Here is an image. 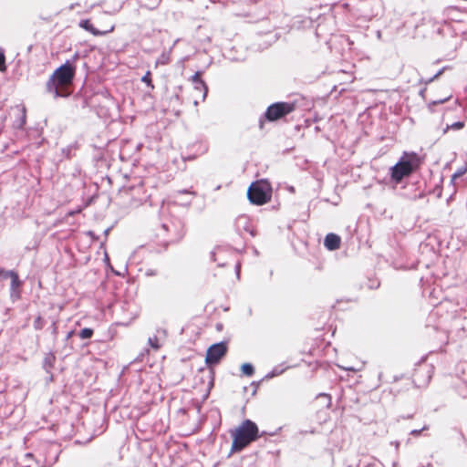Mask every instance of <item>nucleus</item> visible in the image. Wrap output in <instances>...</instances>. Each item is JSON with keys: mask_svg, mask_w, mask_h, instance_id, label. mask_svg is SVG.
I'll return each mask as SVG.
<instances>
[{"mask_svg": "<svg viewBox=\"0 0 467 467\" xmlns=\"http://www.w3.org/2000/svg\"><path fill=\"white\" fill-rule=\"evenodd\" d=\"M75 76V67L69 62L55 70L47 83V88L54 94L55 98L67 97L69 95L67 91L68 86L71 85Z\"/></svg>", "mask_w": 467, "mask_h": 467, "instance_id": "nucleus-1", "label": "nucleus"}, {"mask_svg": "<svg viewBox=\"0 0 467 467\" xmlns=\"http://www.w3.org/2000/svg\"><path fill=\"white\" fill-rule=\"evenodd\" d=\"M233 443L232 452L240 451L258 438V428L250 420H244L236 429L231 431Z\"/></svg>", "mask_w": 467, "mask_h": 467, "instance_id": "nucleus-2", "label": "nucleus"}, {"mask_svg": "<svg viewBox=\"0 0 467 467\" xmlns=\"http://www.w3.org/2000/svg\"><path fill=\"white\" fill-rule=\"evenodd\" d=\"M419 165V158L415 152H404L400 160L391 168V179L400 182L409 176Z\"/></svg>", "mask_w": 467, "mask_h": 467, "instance_id": "nucleus-3", "label": "nucleus"}, {"mask_svg": "<svg viewBox=\"0 0 467 467\" xmlns=\"http://www.w3.org/2000/svg\"><path fill=\"white\" fill-rule=\"evenodd\" d=\"M247 195L251 202L262 205L270 201L272 188L266 181H259L251 184Z\"/></svg>", "mask_w": 467, "mask_h": 467, "instance_id": "nucleus-4", "label": "nucleus"}, {"mask_svg": "<svg viewBox=\"0 0 467 467\" xmlns=\"http://www.w3.org/2000/svg\"><path fill=\"white\" fill-rule=\"evenodd\" d=\"M294 109L292 104L286 102L275 103L268 107L265 116L269 120H276Z\"/></svg>", "mask_w": 467, "mask_h": 467, "instance_id": "nucleus-5", "label": "nucleus"}, {"mask_svg": "<svg viewBox=\"0 0 467 467\" xmlns=\"http://www.w3.org/2000/svg\"><path fill=\"white\" fill-rule=\"evenodd\" d=\"M227 347L224 343H217L211 346L206 353L205 361L208 365H213L219 362V360L225 355Z\"/></svg>", "mask_w": 467, "mask_h": 467, "instance_id": "nucleus-6", "label": "nucleus"}, {"mask_svg": "<svg viewBox=\"0 0 467 467\" xmlns=\"http://www.w3.org/2000/svg\"><path fill=\"white\" fill-rule=\"evenodd\" d=\"M80 27L86 29L87 31L90 32L94 36H102L105 34H108L109 32H112L114 30V26L111 25L108 29H105L103 31L98 30L95 28L90 21L88 19L82 20L79 23Z\"/></svg>", "mask_w": 467, "mask_h": 467, "instance_id": "nucleus-7", "label": "nucleus"}, {"mask_svg": "<svg viewBox=\"0 0 467 467\" xmlns=\"http://www.w3.org/2000/svg\"><path fill=\"white\" fill-rule=\"evenodd\" d=\"M324 244L328 250H336L340 246V237L335 234H328L325 238Z\"/></svg>", "mask_w": 467, "mask_h": 467, "instance_id": "nucleus-8", "label": "nucleus"}, {"mask_svg": "<svg viewBox=\"0 0 467 467\" xmlns=\"http://www.w3.org/2000/svg\"><path fill=\"white\" fill-rule=\"evenodd\" d=\"M192 81L194 83V88L197 90V91H200L202 93V99H205L206 97V94H207V88L205 86V83L200 79V75L199 73H196L193 77H192Z\"/></svg>", "mask_w": 467, "mask_h": 467, "instance_id": "nucleus-9", "label": "nucleus"}, {"mask_svg": "<svg viewBox=\"0 0 467 467\" xmlns=\"http://www.w3.org/2000/svg\"><path fill=\"white\" fill-rule=\"evenodd\" d=\"M11 277V288L12 290H16L19 285H20V281H19V278H18V275L17 274H16L15 272H6L5 273V277Z\"/></svg>", "mask_w": 467, "mask_h": 467, "instance_id": "nucleus-10", "label": "nucleus"}, {"mask_svg": "<svg viewBox=\"0 0 467 467\" xmlns=\"http://www.w3.org/2000/svg\"><path fill=\"white\" fill-rule=\"evenodd\" d=\"M242 372L246 376H252L254 374V368L249 363H244L241 367Z\"/></svg>", "mask_w": 467, "mask_h": 467, "instance_id": "nucleus-11", "label": "nucleus"}, {"mask_svg": "<svg viewBox=\"0 0 467 467\" xmlns=\"http://www.w3.org/2000/svg\"><path fill=\"white\" fill-rule=\"evenodd\" d=\"M93 335V330L91 328H83L79 332V337L82 339L90 338Z\"/></svg>", "mask_w": 467, "mask_h": 467, "instance_id": "nucleus-12", "label": "nucleus"}, {"mask_svg": "<svg viewBox=\"0 0 467 467\" xmlns=\"http://www.w3.org/2000/svg\"><path fill=\"white\" fill-rule=\"evenodd\" d=\"M141 80L146 83L150 88H153V85H152V82H151V77H150V72L148 71L141 78Z\"/></svg>", "mask_w": 467, "mask_h": 467, "instance_id": "nucleus-13", "label": "nucleus"}, {"mask_svg": "<svg viewBox=\"0 0 467 467\" xmlns=\"http://www.w3.org/2000/svg\"><path fill=\"white\" fill-rule=\"evenodd\" d=\"M6 70L5 57L4 52L0 51V71L4 72Z\"/></svg>", "mask_w": 467, "mask_h": 467, "instance_id": "nucleus-14", "label": "nucleus"}, {"mask_svg": "<svg viewBox=\"0 0 467 467\" xmlns=\"http://www.w3.org/2000/svg\"><path fill=\"white\" fill-rule=\"evenodd\" d=\"M149 344L155 349H158L161 347V345L159 344V340L156 337H150Z\"/></svg>", "mask_w": 467, "mask_h": 467, "instance_id": "nucleus-15", "label": "nucleus"}, {"mask_svg": "<svg viewBox=\"0 0 467 467\" xmlns=\"http://www.w3.org/2000/svg\"><path fill=\"white\" fill-rule=\"evenodd\" d=\"M463 127H464V123L463 122L457 121V122H454L451 125L448 126L447 130H449V129H451V130H462Z\"/></svg>", "mask_w": 467, "mask_h": 467, "instance_id": "nucleus-16", "label": "nucleus"}, {"mask_svg": "<svg viewBox=\"0 0 467 467\" xmlns=\"http://www.w3.org/2000/svg\"><path fill=\"white\" fill-rule=\"evenodd\" d=\"M34 327L36 329H41L43 327V320L40 317H37L34 322Z\"/></svg>", "mask_w": 467, "mask_h": 467, "instance_id": "nucleus-17", "label": "nucleus"}, {"mask_svg": "<svg viewBox=\"0 0 467 467\" xmlns=\"http://www.w3.org/2000/svg\"><path fill=\"white\" fill-rule=\"evenodd\" d=\"M465 172H466V169H465V168H464V169H460L459 171H457L453 174L452 178H453V179H456V178H458V177H461V176H462V175H463Z\"/></svg>", "mask_w": 467, "mask_h": 467, "instance_id": "nucleus-18", "label": "nucleus"}, {"mask_svg": "<svg viewBox=\"0 0 467 467\" xmlns=\"http://www.w3.org/2000/svg\"><path fill=\"white\" fill-rule=\"evenodd\" d=\"M278 374H279V373H277V372H275V371H273V372H272L270 375H268L267 377H269V378H273V377H275V376H276V375H278Z\"/></svg>", "mask_w": 467, "mask_h": 467, "instance_id": "nucleus-19", "label": "nucleus"}, {"mask_svg": "<svg viewBox=\"0 0 467 467\" xmlns=\"http://www.w3.org/2000/svg\"><path fill=\"white\" fill-rule=\"evenodd\" d=\"M447 99H443V100H440V101H438V103H443V102H444V101H446ZM433 104H437V102H436V101H434V102H433Z\"/></svg>", "mask_w": 467, "mask_h": 467, "instance_id": "nucleus-20", "label": "nucleus"}, {"mask_svg": "<svg viewBox=\"0 0 467 467\" xmlns=\"http://www.w3.org/2000/svg\"><path fill=\"white\" fill-rule=\"evenodd\" d=\"M4 274H5V272H4L2 269H0V276H1L2 275H4Z\"/></svg>", "mask_w": 467, "mask_h": 467, "instance_id": "nucleus-21", "label": "nucleus"}]
</instances>
